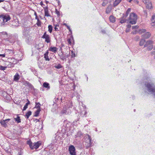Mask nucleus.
<instances>
[{
	"label": "nucleus",
	"instance_id": "f257e3e1",
	"mask_svg": "<svg viewBox=\"0 0 155 155\" xmlns=\"http://www.w3.org/2000/svg\"><path fill=\"white\" fill-rule=\"evenodd\" d=\"M145 85L148 91L153 94L155 97V85L154 84L151 82H146Z\"/></svg>",
	"mask_w": 155,
	"mask_h": 155
},
{
	"label": "nucleus",
	"instance_id": "f03ea898",
	"mask_svg": "<svg viewBox=\"0 0 155 155\" xmlns=\"http://www.w3.org/2000/svg\"><path fill=\"white\" fill-rule=\"evenodd\" d=\"M27 144L28 145L31 149H35L36 150L41 144V142L39 141L37 142L32 143L31 141L28 140L27 141Z\"/></svg>",
	"mask_w": 155,
	"mask_h": 155
},
{
	"label": "nucleus",
	"instance_id": "7ed1b4c3",
	"mask_svg": "<svg viewBox=\"0 0 155 155\" xmlns=\"http://www.w3.org/2000/svg\"><path fill=\"white\" fill-rule=\"evenodd\" d=\"M128 18L130 24L132 25L135 24L137 19V15L134 13H131Z\"/></svg>",
	"mask_w": 155,
	"mask_h": 155
},
{
	"label": "nucleus",
	"instance_id": "20e7f679",
	"mask_svg": "<svg viewBox=\"0 0 155 155\" xmlns=\"http://www.w3.org/2000/svg\"><path fill=\"white\" fill-rule=\"evenodd\" d=\"M0 20L2 21L1 23V25H3L5 23L11 19L10 16L7 14H3L0 15Z\"/></svg>",
	"mask_w": 155,
	"mask_h": 155
},
{
	"label": "nucleus",
	"instance_id": "39448f33",
	"mask_svg": "<svg viewBox=\"0 0 155 155\" xmlns=\"http://www.w3.org/2000/svg\"><path fill=\"white\" fill-rule=\"evenodd\" d=\"M153 42L152 40L147 41L144 45V47H147V50L148 51L151 50L153 48Z\"/></svg>",
	"mask_w": 155,
	"mask_h": 155
},
{
	"label": "nucleus",
	"instance_id": "423d86ee",
	"mask_svg": "<svg viewBox=\"0 0 155 155\" xmlns=\"http://www.w3.org/2000/svg\"><path fill=\"white\" fill-rule=\"evenodd\" d=\"M85 140L86 144L85 145L87 148L90 147L91 146V137L89 135L87 136L85 138Z\"/></svg>",
	"mask_w": 155,
	"mask_h": 155
},
{
	"label": "nucleus",
	"instance_id": "0eeeda50",
	"mask_svg": "<svg viewBox=\"0 0 155 155\" xmlns=\"http://www.w3.org/2000/svg\"><path fill=\"white\" fill-rule=\"evenodd\" d=\"M41 38L45 39V41L47 43H50L51 42V37L49 35L47 34L46 32H45L44 33Z\"/></svg>",
	"mask_w": 155,
	"mask_h": 155
},
{
	"label": "nucleus",
	"instance_id": "6e6552de",
	"mask_svg": "<svg viewBox=\"0 0 155 155\" xmlns=\"http://www.w3.org/2000/svg\"><path fill=\"white\" fill-rule=\"evenodd\" d=\"M69 150L70 154L71 155H76L75 152V149L73 145H71L69 148Z\"/></svg>",
	"mask_w": 155,
	"mask_h": 155
},
{
	"label": "nucleus",
	"instance_id": "1a4fd4ad",
	"mask_svg": "<svg viewBox=\"0 0 155 155\" xmlns=\"http://www.w3.org/2000/svg\"><path fill=\"white\" fill-rule=\"evenodd\" d=\"M29 29L28 28L25 27L24 28L23 32V35L27 36L29 35Z\"/></svg>",
	"mask_w": 155,
	"mask_h": 155
},
{
	"label": "nucleus",
	"instance_id": "9d476101",
	"mask_svg": "<svg viewBox=\"0 0 155 155\" xmlns=\"http://www.w3.org/2000/svg\"><path fill=\"white\" fill-rule=\"evenodd\" d=\"M10 120V119H8L5 120H3L1 121L0 122L1 125L3 127H7L8 125L7 124L8 121H9Z\"/></svg>",
	"mask_w": 155,
	"mask_h": 155
},
{
	"label": "nucleus",
	"instance_id": "9b49d317",
	"mask_svg": "<svg viewBox=\"0 0 155 155\" xmlns=\"http://www.w3.org/2000/svg\"><path fill=\"white\" fill-rule=\"evenodd\" d=\"M43 8L45 11V16L47 17L50 16L51 15L49 13L48 5L46 7H43Z\"/></svg>",
	"mask_w": 155,
	"mask_h": 155
},
{
	"label": "nucleus",
	"instance_id": "f8f14e48",
	"mask_svg": "<svg viewBox=\"0 0 155 155\" xmlns=\"http://www.w3.org/2000/svg\"><path fill=\"white\" fill-rule=\"evenodd\" d=\"M146 5V8L148 9H151L153 8V7L152 6V4L151 2L150 1H149L146 3H145Z\"/></svg>",
	"mask_w": 155,
	"mask_h": 155
},
{
	"label": "nucleus",
	"instance_id": "ddd939ff",
	"mask_svg": "<svg viewBox=\"0 0 155 155\" xmlns=\"http://www.w3.org/2000/svg\"><path fill=\"white\" fill-rule=\"evenodd\" d=\"M151 35V34L150 32H147L142 35V36L144 39H147L150 38Z\"/></svg>",
	"mask_w": 155,
	"mask_h": 155
},
{
	"label": "nucleus",
	"instance_id": "4468645a",
	"mask_svg": "<svg viewBox=\"0 0 155 155\" xmlns=\"http://www.w3.org/2000/svg\"><path fill=\"white\" fill-rule=\"evenodd\" d=\"M125 16L123 15L122 17L120 18V23L123 24L126 22L127 19H126L127 17H125Z\"/></svg>",
	"mask_w": 155,
	"mask_h": 155
},
{
	"label": "nucleus",
	"instance_id": "2eb2a0df",
	"mask_svg": "<svg viewBox=\"0 0 155 155\" xmlns=\"http://www.w3.org/2000/svg\"><path fill=\"white\" fill-rule=\"evenodd\" d=\"M58 48L55 47H51L49 48V50L54 53H56L57 51Z\"/></svg>",
	"mask_w": 155,
	"mask_h": 155
},
{
	"label": "nucleus",
	"instance_id": "dca6fc26",
	"mask_svg": "<svg viewBox=\"0 0 155 155\" xmlns=\"http://www.w3.org/2000/svg\"><path fill=\"white\" fill-rule=\"evenodd\" d=\"M20 76L18 73H16L14 76V80L15 81H17L20 79Z\"/></svg>",
	"mask_w": 155,
	"mask_h": 155
},
{
	"label": "nucleus",
	"instance_id": "f3484780",
	"mask_svg": "<svg viewBox=\"0 0 155 155\" xmlns=\"http://www.w3.org/2000/svg\"><path fill=\"white\" fill-rule=\"evenodd\" d=\"M24 84L26 86H27L30 88H32L33 87V85L28 81H25Z\"/></svg>",
	"mask_w": 155,
	"mask_h": 155
},
{
	"label": "nucleus",
	"instance_id": "a211bd4d",
	"mask_svg": "<svg viewBox=\"0 0 155 155\" xmlns=\"http://www.w3.org/2000/svg\"><path fill=\"white\" fill-rule=\"evenodd\" d=\"M112 10L111 7L110 6H108L105 12L107 14H108L110 13Z\"/></svg>",
	"mask_w": 155,
	"mask_h": 155
},
{
	"label": "nucleus",
	"instance_id": "6ab92c4d",
	"mask_svg": "<svg viewBox=\"0 0 155 155\" xmlns=\"http://www.w3.org/2000/svg\"><path fill=\"white\" fill-rule=\"evenodd\" d=\"M109 19L111 22L114 23L115 22V18L113 15H110L109 17Z\"/></svg>",
	"mask_w": 155,
	"mask_h": 155
},
{
	"label": "nucleus",
	"instance_id": "aec40b11",
	"mask_svg": "<svg viewBox=\"0 0 155 155\" xmlns=\"http://www.w3.org/2000/svg\"><path fill=\"white\" fill-rule=\"evenodd\" d=\"M121 1L122 0H115L113 3V6L115 7L117 6L121 2Z\"/></svg>",
	"mask_w": 155,
	"mask_h": 155
},
{
	"label": "nucleus",
	"instance_id": "412c9836",
	"mask_svg": "<svg viewBox=\"0 0 155 155\" xmlns=\"http://www.w3.org/2000/svg\"><path fill=\"white\" fill-rule=\"evenodd\" d=\"M43 86L44 87L48 89H49L50 88L49 84L47 82H44L43 84Z\"/></svg>",
	"mask_w": 155,
	"mask_h": 155
},
{
	"label": "nucleus",
	"instance_id": "4be33fe9",
	"mask_svg": "<svg viewBox=\"0 0 155 155\" xmlns=\"http://www.w3.org/2000/svg\"><path fill=\"white\" fill-rule=\"evenodd\" d=\"M32 112L31 111H28L25 115V118L28 119L30 116L31 115Z\"/></svg>",
	"mask_w": 155,
	"mask_h": 155
},
{
	"label": "nucleus",
	"instance_id": "5701e85b",
	"mask_svg": "<svg viewBox=\"0 0 155 155\" xmlns=\"http://www.w3.org/2000/svg\"><path fill=\"white\" fill-rule=\"evenodd\" d=\"M131 11V8H128L127 11L126 12L125 14H123V15H124V16H125V17H127L128 16V14H129L130 12Z\"/></svg>",
	"mask_w": 155,
	"mask_h": 155
},
{
	"label": "nucleus",
	"instance_id": "b1692460",
	"mask_svg": "<svg viewBox=\"0 0 155 155\" xmlns=\"http://www.w3.org/2000/svg\"><path fill=\"white\" fill-rule=\"evenodd\" d=\"M27 101L28 102L25 104L24 106L23 107V111L25 110L26 109L28 108V105L30 104V102L29 101L28 99L27 100Z\"/></svg>",
	"mask_w": 155,
	"mask_h": 155
},
{
	"label": "nucleus",
	"instance_id": "393cba45",
	"mask_svg": "<svg viewBox=\"0 0 155 155\" xmlns=\"http://www.w3.org/2000/svg\"><path fill=\"white\" fill-rule=\"evenodd\" d=\"M14 119L15 121L17 122L18 123L21 122V119L20 118V117L18 115L16 118H14Z\"/></svg>",
	"mask_w": 155,
	"mask_h": 155
},
{
	"label": "nucleus",
	"instance_id": "a878e982",
	"mask_svg": "<svg viewBox=\"0 0 155 155\" xmlns=\"http://www.w3.org/2000/svg\"><path fill=\"white\" fill-rule=\"evenodd\" d=\"M35 108H36L37 109H41V107H40V104L39 102L38 103H35Z\"/></svg>",
	"mask_w": 155,
	"mask_h": 155
},
{
	"label": "nucleus",
	"instance_id": "bb28decb",
	"mask_svg": "<svg viewBox=\"0 0 155 155\" xmlns=\"http://www.w3.org/2000/svg\"><path fill=\"white\" fill-rule=\"evenodd\" d=\"M53 27L51 25H49L48 26V31L50 33H51L52 31Z\"/></svg>",
	"mask_w": 155,
	"mask_h": 155
},
{
	"label": "nucleus",
	"instance_id": "cd10ccee",
	"mask_svg": "<svg viewBox=\"0 0 155 155\" xmlns=\"http://www.w3.org/2000/svg\"><path fill=\"white\" fill-rule=\"evenodd\" d=\"M41 111V109H37V110L35 113V117H37L38 116L40 112Z\"/></svg>",
	"mask_w": 155,
	"mask_h": 155
},
{
	"label": "nucleus",
	"instance_id": "c85d7f7f",
	"mask_svg": "<svg viewBox=\"0 0 155 155\" xmlns=\"http://www.w3.org/2000/svg\"><path fill=\"white\" fill-rule=\"evenodd\" d=\"M67 107L68 108H71L73 106V104L72 102L69 101L67 103Z\"/></svg>",
	"mask_w": 155,
	"mask_h": 155
},
{
	"label": "nucleus",
	"instance_id": "c756f323",
	"mask_svg": "<svg viewBox=\"0 0 155 155\" xmlns=\"http://www.w3.org/2000/svg\"><path fill=\"white\" fill-rule=\"evenodd\" d=\"M54 67L57 69H59L62 68V66L60 64H58L54 65Z\"/></svg>",
	"mask_w": 155,
	"mask_h": 155
},
{
	"label": "nucleus",
	"instance_id": "7c9ffc66",
	"mask_svg": "<svg viewBox=\"0 0 155 155\" xmlns=\"http://www.w3.org/2000/svg\"><path fill=\"white\" fill-rule=\"evenodd\" d=\"M145 42V39H141L140 42V46L143 45H144Z\"/></svg>",
	"mask_w": 155,
	"mask_h": 155
},
{
	"label": "nucleus",
	"instance_id": "2f4dec72",
	"mask_svg": "<svg viewBox=\"0 0 155 155\" xmlns=\"http://www.w3.org/2000/svg\"><path fill=\"white\" fill-rule=\"evenodd\" d=\"M60 58L61 60L64 61L66 59V57L63 54H62L60 56Z\"/></svg>",
	"mask_w": 155,
	"mask_h": 155
},
{
	"label": "nucleus",
	"instance_id": "473e14b6",
	"mask_svg": "<svg viewBox=\"0 0 155 155\" xmlns=\"http://www.w3.org/2000/svg\"><path fill=\"white\" fill-rule=\"evenodd\" d=\"M108 1L107 0L104 1L102 4V5L103 6H105L108 4Z\"/></svg>",
	"mask_w": 155,
	"mask_h": 155
},
{
	"label": "nucleus",
	"instance_id": "72a5a7b5",
	"mask_svg": "<svg viewBox=\"0 0 155 155\" xmlns=\"http://www.w3.org/2000/svg\"><path fill=\"white\" fill-rule=\"evenodd\" d=\"M61 113L62 114H67V112L66 108L63 109L61 111Z\"/></svg>",
	"mask_w": 155,
	"mask_h": 155
},
{
	"label": "nucleus",
	"instance_id": "f704fd0d",
	"mask_svg": "<svg viewBox=\"0 0 155 155\" xmlns=\"http://www.w3.org/2000/svg\"><path fill=\"white\" fill-rule=\"evenodd\" d=\"M9 54L12 55L13 54V51L11 50L7 49L6 51Z\"/></svg>",
	"mask_w": 155,
	"mask_h": 155
},
{
	"label": "nucleus",
	"instance_id": "c9c22d12",
	"mask_svg": "<svg viewBox=\"0 0 155 155\" xmlns=\"http://www.w3.org/2000/svg\"><path fill=\"white\" fill-rule=\"evenodd\" d=\"M36 24L38 27L41 26V21L39 20V19H38L37 22Z\"/></svg>",
	"mask_w": 155,
	"mask_h": 155
},
{
	"label": "nucleus",
	"instance_id": "e433bc0d",
	"mask_svg": "<svg viewBox=\"0 0 155 155\" xmlns=\"http://www.w3.org/2000/svg\"><path fill=\"white\" fill-rule=\"evenodd\" d=\"M146 31V30L145 29H142L140 30L139 31V32L140 34H142V33L145 32Z\"/></svg>",
	"mask_w": 155,
	"mask_h": 155
},
{
	"label": "nucleus",
	"instance_id": "4c0bfd02",
	"mask_svg": "<svg viewBox=\"0 0 155 155\" xmlns=\"http://www.w3.org/2000/svg\"><path fill=\"white\" fill-rule=\"evenodd\" d=\"M7 68V66L3 67L2 65H0V70L4 71Z\"/></svg>",
	"mask_w": 155,
	"mask_h": 155
},
{
	"label": "nucleus",
	"instance_id": "58836bf2",
	"mask_svg": "<svg viewBox=\"0 0 155 155\" xmlns=\"http://www.w3.org/2000/svg\"><path fill=\"white\" fill-rule=\"evenodd\" d=\"M44 58L46 61H49V59L48 58V55H47V54H44Z\"/></svg>",
	"mask_w": 155,
	"mask_h": 155
},
{
	"label": "nucleus",
	"instance_id": "ea45409f",
	"mask_svg": "<svg viewBox=\"0 0 155 155\" xmlns=\"http://www.w3.org/2000/svg\"><path fill=\"white\" fill-rule=\"evenodd\" d=\"M151 20L152 22H155V15H153L152 16Z\"/></svg>",
	"mask_w": 155,
	"mask_h": 155
},
{
	"label": "nucleus",
	"instance_id": "a19ab883",
	"mask_svg": "<svg viewBox=\"0 0 155 155\" xmlns=\"http://www.w3.org/2000/svg\"><path fill=\"white\" fill-rule=\"evenodd\" d=\"M55 12L56 13L57 15L59 17L60 16V12L59 11H58L56 9H55Z\"/></svg>",
	"mask_w": 155,
	"mask_h": 155
},
{
	"label": "nucleus",
	"instance_id": "79ce46f5",
	"mask_svg": "<svg viewBox=\"0 0 155 155\" xmlns=\"http://www.w3.org/2000/svg\"><path fill=\"white\" fill-rule=\"evenodd\" d=\"M151 25L153 28H155V22H153L151 23Z\"/></svg>",
	"mask_w": 155,
	"mask_h": 155
},
{
	"label": "nucleus",
	"instance_id": "37998d69",
	"mask_svg": "<svg viewBox=\"0 0 155 155\" xmlns=\"http://www.w3.org/2000/svg\"><path fill=\"white\" fill-rule=\"evenodd\" d=\"M140 38V37L138 36H136L134 38V40L135 41H138L139 39Z\"/></svg>",
	"mask_w": 155,
	"mask_h": 155
},
{
	"label": "nucleus",
	"instance_id": "c03bdc74",
	"mask_svg": "<svg viewBox=\"0 0 155 155\" xmlns=\"http://www.w3.org/2000/svg\"><path fill=\"white\" fill-rule=\"evenodd\" d=\"M9 63H10L8 65V67H9V68H11V67H13L14 66L13 64H12V63H11V62H9Z\"/></svg>",
	"mask_w": 155,
	"mask_h": 155
},
{
	"label": "nucleus",
	"instance_id": "a18cd8bd",
	"mask_svg": "<svg viewBox=\"0 0 155 155\" xmlns=\"http://www.w3.org/2000/svg\"><path fill=\"white\" fill-rule=\"evenodd\" d=\"M77 135L78 136L80 137L83 135V134L81 132H79L78 133Z\"/></svg>",
	"mask_w": 155,
	"mask_h": 155
},
{
	"label": "nucleus",
	"instance_id": "49530a36",
	"mask_svg": "<svg viewBox=\"0 0 155 155\" xmlns=\"http://www.w3.org/2000/svg\"><path fill=\"white\" fill-rule=\"evenodd\" d=\"M67 41L69 44L71 45V38L68 39Z\"/></svg>",
	"mask_w": 155,
	"mask_h": 155
},
{
	"label": "nucleus",
	"instance_id": "de8ad7c7",
	"mask_svg": "<svg viewBox=\"0 0 155 155\" xmlns=\"http://www.w3.org/2000/svg\"><path fill=\"white\" fill-rule=\"evenodd\" d=\"M143 12L144 13V15H145L146 16V17H147V11L146 10H144L143 11Z\"/></svg>",
	"mask_w": 155,
	"mask_h": 155
},
{
	"label": "nucleus",
	"instance_id": "09e8293b",
	"mask_svg": "<svg viewBox=\"0 0 155 155\" xmlns=\"http://www.w3.org/2000/svg\"><path fill=\"white\" fill-rule=\"evenodd\" d=\"M142 1L144 2L145 4L147 2H148L149 1V0H142Z\"/></svg>",
	"mask_w": 155,
	"mask_h": 155
},
{
	"label": "nucleus",
	"instance_id": "8fccbe9b",
	"mask_svg": "<svg viewBox=\"0 0 155 155\" xmlns=\"http://www.w3.org/2000/svg\"><path fill=\"white\" fill-rule=\"evenodd\" d=\"M151 55H155V51H152L151 53Z\"/></svg>",
	"mask_w": 155,
	"mask_h": 155
},
{
	"label": "nucleus",
	"instance_id": "3c124183",
	"mask_svg": "<svg viewBox=\"0 0 155 155\" xmlns=\"http://www.w3.org/2000/svg\"><path fill=\"white\" fill-rule=\"evenodd\" d=\"M57 25H56L55 26V27H54V28L55 29V31H58V28H57Z\"/></svg>",
	"mask_w": 155,
	"mask_h": 155
},
{
	"label": "nucleus",
	"instance_id": "603ef678",
	"mask_svg": "<svg viewBox=\"0 0 155 155\" xmlns=\"http://www.w3.org/2000/svg\"><path fill=\"white\" fill-rule=\"evenodd\" d=\"M6 54L5 53L3 54H0V56H2L3 57H5Z\"/></svg>",
	"mask_w": 155,
	"mask_h": 155
},
{
	"label": "nucleus",
	"instance_id": "864d4df0",
	"mask_svg": "<svg viewBox=\"0 0 155 155\" xmlns=\"http://www.w3.org/2000/svg\"><path fill=\"white\" fill-rule=\"evenodd\" d=\"M71 52H72V55H71L72 57H75V54L74 53H73L72 51Z\"/></svg>",
	"mask_w": 155,
	"mask_h": 155
},
{
	"label": "nucleus",
	"instance_id": "5fc2aeb1",
	"mask_svg": "<svg viewBox=\"0 0 155 155\" xmlns=\"http://www.w3.org/2000/svg\"><path fill=\"white\" fill-rule=\"evenodd\" d=\"M67 28H68L69 30V31H71V30L70 29V27L69 26H67Z\"/></svg>",
	"mask_w": 155,
	"mask_h": 155
},
{
	"label": "nucleus",
	"instance_id": "6e6d98bb",
	"mask_svg": "<svg viewBox=\"0 0 155 155\" xmlns=\"http://www.w3.org/2000/svg\"><path fill=\"white\" fill-rule=\"evenodd\" d=\"M127 28H128L130 29V28H131V25H127Z\"/></svg>",
	"mask_w": 155,
	"mask_h": 155
},
{
	"label": "nucleus",
	"instance_id": "4d7b16f0",
	"mask_svg": "<svg viewBox=\"0 0 155 155\" xmlns=\"http://www.w3.org/2000/svg\"><path fill=\"white\" fill-rule=\"evenodd\" d=\"M40 4L42 6V7H43V6L45 5L44 4H43V3L42 2H40Z\"/></svg>",
	"mask_w": 155,
	"mask_h": 155
},
{
	"label": "nucleus",
	"instance_id": "13d9d810",
	"mask_svg": "<svg viewBox=\"0 0 155 155\" xmlns=\"http://www.w3.org/2000/svg\"><path fill=\"white\" fill-rule=\"evenodd\" d=\"M101 31L102 33H103L104 34L106 33V31L105 30H101Z\"/></svg>",
	"mask_w": 155,
	"mask_h": 155
},
{
	"label": "nucleus",
	"instance_id": "bf43d9fd",
	"mask_svg": "<svg viewBox=\"0 0 155 155\" xmlns=\"http://www.w3.org/2000/svg\"><path fill=\"white\" fill-rule=\"evenodd\" d=\"M130 29L128 28H127L126 30V32H129Z\"/></svg>",
	"mask_w": 155,
	"mask_h": 155
},
{
	"label": "nucleus",
	"instance_id": "052dcab7",
	"mask_svg": "<svg viewBox=\"0 0 155 155\" xmlns=\"http://www.w3.org/2000/svg\"><path fill=\"white\" fill-rule=\"evenodd\" d=\"M136 26H133L132 27V29H134L136 28Z\"/></svg>",
	"mask_w": 155,
	"mask_h": 155
},
{
	"label": "nucleus",
	"instance_id": "680f3d73",
	"mask_svg": "<svg viewBox=\"0 0 155 155\" xmlns=\"http://www.w3.org/2000/svg\"><path fill=\"white\" fill-rule=\"evenodd\" d=\"M35 19H37V20H38V19H39L38 18V16H35Z\"/></svg>",
	"mask_w": 155,
	"mask_h": 155
},
{
	"label": "nucleus",
	"instance_id": "e2e57ef3",
	"mask_svg": "<svg viewBox=\"0 0 155 155\" xmlns=\"http://www.w3.org/2000/svg\"><path fill=\"white\" fill-rule=\"evenodd\" d=\"M34 15L36 16H37V14L36 12H35Z\"/></svg>",
	"mask_w": 155,
	"mask_h": 155
},
{
	"label": "nucleus",
	"instance_id": "0e129e2a",
	"mask_svg": "<svg viewBox=\"0 0 155 155\" xmlns=\"http://www.w3.org/2000/svg\"><path fill=\"white\" fill-rule=\"evenodd\" d=\"M133 0H127L129 2H130Z\"/></svg>",
	"mask_w": 155,
	"mask_h": 155
},
{
	"label": "nucleus",
	"instance_id": "69168bd1",
	"mask_svg": "<svg viewBox=\"0 0 155 155\" xmlns=\"http://www.w3.org/2000/svg\"><path fill=\"white\" fill-rule=\"evenodd\" d=\"M4 1H5L4 0H0V3H1V2H3Z\"/></svg>",
	"mask_w": 155,
	"mask_h": 155
},
{
	"label": "nucleus",
	"instance_id": "338daca9",
	"mask_svg": "<svg viewBox=\"0 0 155 155\" xmlns=\"http://www.w3.org/2000/svg\"><path fill=\"white\" fill-rule=\"evenodd\" d=\"M64 25H65V26H66L67 27V26H68V25H67V24H66V23H64Z\"/></svg>",
	"mask_w": 155,
	"mask_h": 155
},
{
	"label": "nucleus",
	"instance_id": "774afa93",
	"mask_svg": "<svg viewBox=\"0 0 155 155\" xmlns=\"http://www.w3.org/2000/svg\"><path fill=\"white\" fill-rule=\"evenodd\" d=\"M48 52L47 51V52H46V53L45 54H47V55H48Z\"/></svg>",
	"mask_w": 155,
	"mask_h": 155
}]
</instances>
